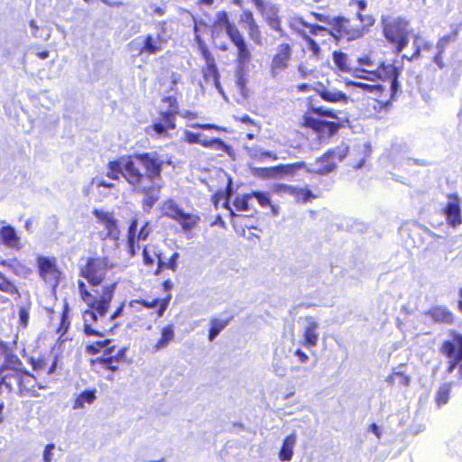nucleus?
I'll use <instances>...</instances> for the list:
<instances>
[{"mask_svg":"<svg viewBox=\"0 0 462 462\" xmlns=\"http://www.w3.org/2000/svg\"><path fill=\"white\" fill-rule=\"evenodd\" d=\"M160 158L156 153H136L122 156L107 164L106 176L119 180L122 176L134 189H151L158 179Z\"/></svg>","mask_w":462,"mask_h":462,"instance_id":"f257e3e1","label":"nucleus"},{"mask_svg":"<svg viewBox=\"0 0 462 462\" xmlns=\"http://www.w3.org/2000/svg\"><path fill=\"white\" fill-rule=\"evenodd\" d=\"M115 285H108L92 291L87 290L86 284L79 281V290L82 300L88 305V310L83 313L84 332L90 335L101 336V333L91 327V323L97 321L98 317L103 318L106 314L114 295Z\"/></svg>","mask_w":462,"mask_h":462,"instance_id":"f03ea898","label":"nucleus"},{"mask_svg":"<svg viewBox=\"0 0 462 462\" xmlns=\"http://www.w3.org/2000/svg\"><path fill=\"white\" fill-rule=\"evenodd\" d=\"M381 24L385 39L402 52L409 43V22L400 16L382 15Z\"/></svg>","mask_w":462,"mask_h":462,"instance_id":"7ed1b4c3","label":"nucleus"},{"mask_svg":"<svg viewBox=\"0 0 462 462\" xmlns=\"http://www.w3.org/2000/svg\"><path fill=\"white\" fill-rule=\"evenodd\" d=\"M116 266V263L108 257H92L88 259L80 273L92 286L97 287L104 281L106 272Z\"/></svg>","mask_w":462,"mask_h":462,"instance_id":"20e7f679","label":"nucleus"},{"mask_svg":"<svg viewBox=\"0 0 462 462\" xmlns=\"http://www.w3.org/2000/svg\"><path fill=\"white\" fill-rule=\"evenodd\" d=\"M348 147L342 143L335 150L328 151L322 157L318 159L315 163L307 166L309 172L326 175L333 171L338 162H341L347 154Z\"/></svg>","mask_w":462,"mask_h":462,"instance_id":"39448f33","label":"nucleus"},{"mask_svg":"<svg viewBox=\"0 0 462 462\" xmlns=\"http://www.w3.org/2000/svg\"><path fill=\"white\" fill-rule=\"evenodd\" d=\"M316 20L328 23L332 27L328 34L335 38L347 37L348 40L356 39L362 36L360 30L353 29L350 27V22L345 17H333L326 16L321 14H313Z\"/></svg>","mask_w":462,"mask_h":462,"instance_id":"423d86ee","label":"nucleus"},{"mask_svg":"<svg viewBox=\"0 0 462 462\" xmlns=\"http://www.w3.org/2000/svg\"><path fill=\"white\" fill-rule=\"evenodd\" d=\"M361 72L367 74L368 76H359L360 78L367 79L369 80H374L379 79L383 81H390L391 96L395 95L399 89L398 83V69L392 64L385 65L382 63L376 69H362Z\"/></svg>","mask_w":462,"mask_h":462,"instance_id":"0eeeda50","label":"nucleus"},{"mask_svg":"<svg viewBox=\"0 0 462 462\" xmlns=\"http://www.w3.org/2000/svg\"><path fill=\"white\" fill-rule=\"evenodd\" d=\"M224 31L230 41L241 34L236 24L230 22L227 13L226 11H218L215 14V20L211 26L212 38L214 40L218 39L222 36Z\"/></svg>","mask_w":462,"mask_h":462,"instance_id":"6e6552de","label":"nucleus"},{"mask_svg":"<svg viewBox=\"0 0 462 462\" xmlns=\"http://www.w3.org/2000/svg\"><path fill=\"white\" fill-rule=\"evenodd\" d=\"M292 49L289 43H282L276 47L270 65V73L273 78H276L289 67Z\"/></svg>","mask_w":462,"mask_h":462,"instance_id":"1a4fd4ad","label":"nucleus"},{"mask_svg":"<svg viewBox=\"0 0 462 462\" xmlns=\"http://www.w3.org/2000/svg\"><path fill=\"white\" fill-rule=\"evenodd\" d=\"M93 215L96 217L97 222L106 229L105 233L100 234L101 237L110 238L115 241L119 238L120 231L117 226V221L111 213L102 209H95Z\"/></svg>","mask_w":462,"mask_h":462,"instance_id":"9d476101","label":"nucleus"},{"mask_svg":"<svg viewBox=\"0 0 462 462\" xmlns=\"http://www.w3.org/2000/svg\"><path fill=\"white\" fill-rule=\"evenodd\" d=\"M40 276L50 284L55 286L58 283L60 272L56 266L55 259L40 256L37 259Z\"/></svg>","mask_w":462,"mask_h":462,"instance_id":"9b49d317","label":"nucleus"},{"mask_svg":"<svg viewBox=\"0 0 462 462\" xmlns=\"http://www.w3.org/2000/svg\"><path fill=\"white\" fill-rule=\"evenodd\" d=\"M202 57L206 63V66L202 69L205 81L211 83L219 91V93L224 96L218 80L219 74L215 63V60L207 48H202Z\"/></svg>","mask_w":462,"mask_h":462,"instance_id":"f8f14e48","label":"nucleus"},{"mask_svg":"<svg viewBox=\"0 0 462 462\" xmlns=\"http://www.w3.org/2000/svg\"><path fill=\"white\" fill-rule=\"evenodd\" d=\"M442 353L450 358L448 372L451 374L457 365L462 361V335H455L454 342L447 341L442 346Z\"/></svg>","mask_w":462,"mask_h":462,"instance_id":"ddd939ff","label":"nucleus"},{"mask_svg":"<svg viewBox=\"0 0 462 462\" xmlns=\"http://www.w3.org/2000/svg\"><path fill=\"white\" fill-rule=\"evenodd\" d=\"M19 381L18 390L21 396L32 395L37 396L35 386L38 385L39 389H45L46 386L38 383L37 378L27 373L21 372L20 376L17 377Z\"/></svg>","mask_w":462,"mask_h":462,"instance_id":"4468645a","label":"nucleus"},{"mask_svg":"<svg viewBox=\"0 0 462 462\" xmlns=\"http://www.w3.org/2000/svg\"><path fill=\"white\" fill-rule=\"evenodd\" d=\"M164 163L171 165V161L168 160L167 162H164L160 159L159 176H158V179L154 180L155 181L152 183L153 187H151V189H149L147 190L135 189L136 191L143 193L145 195V199L143 200V208L146 210H149L150 208H152V206L155 204V202L159 199L158 193L161 189V182H162L161 172H162V166Z\"/></svg>","mask_w":462,"mask_h":462,"instance_id":"2eb2a0df","label":"nucleus"},{"mask_svg":"<svg viewBox=\"0 0 462 462\" xmlns=\"http://www.w3.org/2000/svg\"><path fill=\"white\" fill-rule=\"evenodd\" d=\"M445 215L448 224L452 227H457L462 224L461 209L459 199L457 196L449 195L445 207Z\"/></svg>","mask_w":462,"mask_h":462,"instance_id":"dca6fc26","label":"nucleus"},{"mask_svg":"<svg viewBox=\"0 0 462 462\" xmlns=\"http://www.w3.org/2000/svg\"><path fill=\"white\" fill-rule=\"evenodd\" d=\"M201 134H196L189 131L184 132V141L189 144L199 143L207 148H213L217 151L226 152L227 145L220 139L215 138L211 140L202 139Z\"/></svg>","mask_w":462,"mask_h":462,"instance_id":"f3484780","label":"nucleus"},{"mask_svg":"<svg viewBox=\"0 0 462 462\" xmlns=\"http://www.w3.org/2000/svg\"><path fill=\"white\" fill-rule=\"evenodd\" d=\"M237 50L236 63L239 69H244L251 61V52L244 40L242 34H239L231 41Z\"/></svg>","mask_w":462,"mask_h":462,"instance_id":"a211bd4d","label":"nucleus"},{"mask_svg":"<svg viewBox=\"0 0 462 462\" xmlns=\"http://www.w3.org/2000/svg\"><path fill=\"white\" fill-rule=\"evenodd\" d=\"M306 327L303 333V346L311 348L317 346L319 340V334L316 330L319 324L311 317L306 318Z\"/></svg>","mask_w":462,"mask_h":462,"instance_id":"6ab92c4d","label":"nucleus"},{"mask_svg":"<svg viewBox=\"0 0 462 462\" xmlns=\"http://www.w3.org/2000/svg\"><path fill=\"white\" fill-rule=\"evenodd\" d=\"M0 239L7 247L14 249H21L20 237L17 236L15 229L11 226H4L0 229Z\"/></svg>","mask_w":462,"mask_h":462,"instance_id":"aec40b11","label":"nucleus"},{"mask_svg":"<svg viewBox=\"0 0 462 462\" xmlns=\"http://www.w3.org/2000/svg\"><path fill=\"white\" fill-rule=\"evenodd\" d=\"M278 14V5L273 4H268L267 7L265 8L262 15L272 29L277 32H282L281 22Z\"/></svg>","mask_w":462,"mask_h":462,"instance_id":"412c9836","label":"nucleus"},{"mask_svg":"<svg viewBox=\"0 0 462 462\" xmlns=\"http://www.w3.org/2000/svg\"><path fill=\"white\" fill-rule=\"evenodd\" d=\"M145 54L154 55L162 51L164 40L158 34L153 36L147 34L143 36Z\"/></svg>","mask_w":462,"mask_h":462,"instance_id":"4be33fe9","label":"nucleus"},{"mask_svg":"<svg viewBox=\"0 0 462 462\" xmlns=\"http://www.w3.org/2000/svg\"><path fill=\"white\" fill-rule=\"evenodd\" d=\"M296 443L295 435H287L283 439L279 451V459L282 462L291 461L293 456V448Z\"/></svg>","mask_w":462,"mask_h":462,"instance_id":"5701e85b","label":"nucleus"},{"mask_svg":"<svg viewBox=\"0 0 462 462\" xmlns=\"http://www.w3.org/2000/svg\"><path fill=\"white\" fill-rule=\"evenodd\" d=\"M352 85L359 89V92L368 94L371 97H380L384 91V87L381 84H368L364 82H353Z\"/></svg>","mask_w":462,"mask_h":462,"instance_id":"b1692460","label":"nucleus"},{"mask_svg":"<svg viewBox=\"0 0 462 462\" xmlns=\"http://www.w3.org/2000/svg\"><path fill=\"white\" fill-rule=\"evenodd\" d=\"M428 315L436 322H453V314L446 307L443 306H437L432 308L428 312Z\"/></svg>","mask_w":462,"mask_h":462,"instance_id":"393cba45","label":"nucleus"},{"mask_svg":"<svg viewBox=\"0 0 462 462\" xmlns=\"http://www.w3.org/2000/svg\"><path fill=\"white\" fill-rule=\"evenodd\" d=\"M3 379L2 383H4V387L8 391L12 392L14 388V385L18 387L19 381L17 377L20 376V371H15L9 368L2 369Z\"/></svg>","mask_w":462,"mask_h":462,"instance_id":"a878e982","label":"nucleus"},{"mask_svg":"<svg viewBox=\"0 0 462 462\" xmlns=\"http://www.w3.org/2000/svg\"><path fill=\"white\" fill-rule=\"evenodd\" d=\"M138 220L133 219L128 229V250L131 256L135 255L140 249L139 241L136 237Z\"/></svg>","mask_w":462,"mask_h":462,"instance_id":"bb28decb","label":"nucleus"},{"mask_svg":"<svg viewBox=\"0 0 462 462\" xmlns=\"http://www.w3.org/2000/svg\"><path fill=\"white\" fill-rule=\"evenodd\" d=\"M333 62L335 68L340 72H350L352 69L351 61L347 55L341 51L333 52Z\"/></svg>","mask_w":462,"mask_h":462,"instance_id":"cd10ccee","label":"nucleus"},{"mask_svg":"<svg viewBox=\"0 0 462 462\" xmlns=\"http://www.w3.org/2000/svg\"><path fill=\"white\" fill-rule=\"evenodd\" d=\"M174 338V328L172 325L164 327L162 329V337L153 346L154 351H159L168 346Z\"/></svg>","mask_w":462,"mask_h":462,"instance_id":"c85d7f7f","label":"nucleus"},{"mask_svg":"<svg viewBox=\"0 0 462 462\" xmlns=\"http://www.w3.org/2000/svg\"><path fill=\"white\" fill-rule=\"evenodd\" d=\"M307 165L303 162H299L292 164L279 165L276 166L278 178L284 176L293 175L297 171L300 169H306Z\"/></svg>","mask_w":462,"mask_h":462,"instance_id":"c756f323","label":"nucleus"},{"mask_svg":"<svg viewBox=\"0 0 462 462\" xmlns=\"http://www.w3.org/2000/svg\"><path fill=\"white\" fill-rule=\"evenodd\" d=\"M322 99L328 102H346V96L336 89H324L319 92Z\"/></svg>","mask_w":462,"mask_h":462,"instance_id":"7c9ffc66","label":"nucleus"},{"mask_svg":"<svg viewBox=\"0 0 462 462\" xmlns=\"http://www.w3.org/2000/svg\"><path fill=\"white\" fill-rule=\"evenodd\" d=\"M211 328L208 333V340L213 341L218 334L227 326L228 320L220 319H212L210 320Z\"/></svg>","mask_w":462,"mask_h":462,"instance_id":"2f4dec72","label":"nucleus"},{"mask_svg":"<svg viewBox=\"0 0 462 462\" xmlns=\"http://www.w3.org/2000/svg\"><path fill=\"white\" fill-rule=\"evenodd\" d=\"M297 202H307L311 199H314L315 196L312 192L308 189L298 188L293 186V190L290 194Z\"/></svg>","mask_w":462,"mask_h":462,"instance_id":"473e14b6","label":"nucleus"},{"mask_svg":"<svg viewBox=\"0 0 462 462\" xmlns=\"http://www.w3.org/2000/svg\"><path fill=\"white\" fill-rule=\"evenodd\" d=\"M450 390L451 383H444L439 388L436 395V402L439 407L448 402Z\"/></svg>","mask_w":462,"mask_h":462,"instance_id":"72a5a7b5","label":"nucleus"},{"mask_svg":"<svg viewBox=\"0 0 462 462\" xmlns=\"http://www.w3.org/2000/svg\"><path fill=\"white\" fill-rule=\"evenodd\" d=\"M129 51L135 53L136 55L145 54L143 36H139L132 40L127 44Z\"/></svg>","mask_w":462,"mask_h":462,"instance_id":"f704fd0d","label":"nucleus"},{"mask_svg":"<svg viewBox=\"0 0 462 462\" xmlns=\"http://www.w3.org/2000/svg\"><path fill=\"white\" fill-rule=\"evenodd\" d=\"M199 220L198 216L183 213L178 222L184 230H190L198 224Z\"/></svg>","mask_w":462,"mask_h":462,"instance_id":"c9c22d12","label":"nucleus"},{"mask_svg":"<svg viewBox=\"0 0 462 462\" xmlns=\"http://www.w3.org/2000/svg\"><path fill=\"white\" fill-rule=\"evenodd\" d=\"M95 399L96 395L94 392L85 391L78 396L74 409L83 408L85 403H92Z\"/></svg>","mask_w":462,"mask_h":462,"instance_id":"e433bc0d","label":"nucleus"},{"mask_svg":"<svg viewBox=\"0 0 462 462\" xmlns=\"http://www.w3.org/2000/svg\"><path fill=\"white\" fill-rule=\"evenodd\" d=\"M165 215L179 221L182 214L184 213L172 201H169L164 205Z\"/></svg>","mask_w":462,"mask_h":462,"instance_id":"4c0bfd02","label":"nucleus"},{"mask_svg":"<svg viewBox=\"0 0 462 462\" xmlns=\"http://www.w3.org/2000/svg\"><path fill=\"white\" fill-rule=\"evenodd\" d=\"M458 34V30L456 29L452 33L442 36L437 42V49L440 51V52H444L447 46L451 42L456 41L457 36Z\"/></svg>","mask_w":462,"mask_h":462,"instance_id":"58836bf2","label":"nucleus"},{"mask_svg":"<svg viewBox=\"0 0 462 462\" xmlns=\"http://www.w3.org/2000/svg\"><path fill=\"white\" fill-rule=\"evenodd\" d=\"M389 383L392 384L398 383L402 386L410 384V377L402 372H395L389 377Z\"/></svg>","mask_w":462,"mask_h":462,"instance_id":"ea45409f","label":"nucleus"},{"mask_svg":"<svg viewBox=\"0 0 462 462\" xmlns=\"http://www.w3.org/2000/svg\"><path fill=\"white\" fill-rule=\"evenodd\" d=\"M0 291L6 292L11 295H17L19 296V291L17 288L7 279H5L4 276L0 275Z\"/></svg>","mask_w":462,"mask_h":462,"instance_id":"a19ab883","label":"nucleus"},{"mask_svg":"<svg viewBox=\"0 0 462 462\" xmlns=\"http://www.w3.org/2000/svg\"><path fill=\"white\" fill-rule=\"evenodd\" d=\"M414 44L417 48L415 53L412 58H418L420 56V52L421 48L425 51H430L432 48V43L427 41L422 40L420 37L416 36L414 40Z\"/></svg>","mask_w":462,"mask_h":462,"instance_id":"79ce46f5","label":"nucleus"},{"mask_svg":"<svg viewBox=\"0 0 462 462\" xmlns=\"http://www.w3.org/2000/svg\"><path fill=\"white\" fill-rule=\"evenodd\" d=\"M250 198H252L251 194L237 197L234 201V206L237 210L246 211L248 210V200Z\"/></svg>","mask_w":462,"mask_h":462,"instance_id":"37998d69","label":"nucleus"},{"mask_svg":"<svg viewBox=\"0 0 462 462\" xmlns=\"http://www.w3.org/2000/svg\"><path fill=\"white\" fill-rule=\"evenodd\" d=\"M177 112L175 110H171L169 112H166L164 114H162V123L164 124V125L166 126L167 129H174L175 128V117H174V114H176Z\"/></svg>","mask_w":462,"mask_h":462,"instance_id":"c03bdc74","label":"nucleus"},{"mask_svg":"<svg viewBox=\"0 0 462 462\" xmlns=\"http://www.w3.org/2000/svg\"><path fill=\"white\" fill-rule=\"evenodd\" d=\"M255 173L262 178H278L276 167L258 168Z\"/></svg>","mask_w":462,"mask_h":462,"instance_id":"a18cd8bd","label":"nucleus"},{"mask_svg":"<svg viewBox=\"0 0 462 462\" xmlns=\"http://www.w3.org/2000/svg\"><path fill=\"white\" fill-rule=\"evenodd\" d=\"M305 125L309 127H312L316 130H320L321 127L323 125H327L328 126L329 128L332 127V124L330 123H325V122H322V121H319V120H316L310 116H306L305 117Z\"/></svg>","mask_w":462,"mask_h":462,"instance_id":"49530a36","label":"nucleus"},{"mask_svg":"<svg viewBox=\"0 0 462 462\" xmlns=\"http://www.w3.org/2000/svg\"><path fill=\"white\" fill-rule=\"evenodd\" d=\"M251 196L255 198L262 207L271 205L270 198L265 193L260 191H254L253 193H251Z\"/></svg>","mask_w":462,"mask_h":462,"instance_id":"de8ad7c7","label":"nucleus"},{"mask_svg":"<svg viewBox=\"0 0 462 462\" xmlns=\"http://www.w3.org/2000/svg\"><path fill=\"white\" fill-rule=\"evenodd\" d=\"M357 17L363 24L362 29H359L362 32V34L364 33V30L369 28L370 26H372L374 23V19L372 15H364L361 14H358Z\"/></svg>","mask_w":462,"mask_h":462,"instance_id":"09e8293b","label":"nucleus"},{"mask_svg":"<svg viewBox=\"0 0 462 462\" xmlns=\"http://www.w3.org/2000/svg\"><path fill=\"white\" fill-rule=\"evenodd\" d=\"M29 321V308L23 306L19 310V323L23 328H26Z\"/></svg>","mask_w":462,"mask_h":462,"instance_id":"8fccbe9b","label":"nucleus"},{"mask_svg":"<svg viewBox=\"0 0 462 462\" xmlns=\"http://www.w3.org/2000/svg\"><path fill=\"white\" fill-rule=\"evenodd\" d=\"M250 38L256 43L261 44V32L257 24H253L248 28Z\"/></svg>","mask_w":462,"mask_h":462,"instance_id":"3c124183","label":"nucleus"},{"mask_svg":"<svg viewBox=\"0 0 462 462\" xmlns=\"http://www.w3.org/2000/svg\"><path fill=\"white\" fill-rule=\"evenodd\" d=\"M305 41L307 42L308 49L312 52V54L316 57L319 55L320 48L318 43L310 36H306Z\"/></svg>","mask_w":462,"mask_h":462,"instance_id":"603ef678","label":"nucleus"},{"mask_svg":"<svg viewBox=\"0 0 462 462\" xmlns=\"http://www.w3.org/2000/svg\"><path fill=\"white\" fill-rule=\"evenodd\" d=\"M152 228L149 226L148 222H145L142 226L138 234L136 235L138 241H144L150 235Z\"/></svg>","mask_w":462,"mask_h":462,"instance_id":"864d4df0","label":"nucleus"},{"mask_svg":"<svg viewBox=\"0 0 462 462\" xmlns=\"http://www.w3.org/2000/svg\"><path fill=\"white\" fill-rule=\"evenodd\" d=\"M291 190H293V186L286 185V184H278L274 188V191L281 195H289L291 193Z\"/></svg>","mask_w":462,"mask_h":462,"instance_id":"5fc2aeb1","label":"nucleus"},{"mask_svg":"<svg viewBox=\"0 0 462 462\" xmlns=\"http://www.w3.org/2000/svg\"><path fill=\"white\" fill-rule=\"evenodd\" d=\"M189 126L192 128H199V129H207V130L215 129L217 131H226L225 128L217 126L216 125H211V124H203V125L202 124H190Z\"/></svg>","mask_w":462,"mask_h":462,"instance_id":"6e6d98bb","label":"nucleus"},{"mask_svg":"<svg viewBox=\"0 0 462 462\" xmlns=\"http://www.w3.org/2000/svg\"><path fill=\"white\" fill-rule=\"evenodd\" d=\"M312 111L314 114H317L319 116H328V117H331V118H336V115L331 111V110H328V109H324L323 107H315V106H312Z\"/></svg>","mask_w":462,"mask_h":462,"instance_id":"4d7b16f0","label":"nucleus"},{"mask_svg":"<svg viewBox=\"0 0 462 462\" xmlns=\"http://www.w3.org/2000/svg\"><path fill=\"white\" fill-rule=\"evenodd\" d=\"M116 361L114 359L113 356H110V357H106V358H102L100 360V363L105 366L106 367L107 369L111 370V371H116L117 370V366L114 365H113V362Z\"/></svg>","mask_w":462,"mask_h":462,"instance_id":"13d9d810","label":"nucleus"},{"mask_svg":"<svg viewBox=\"0 0 462 462\" xmlns=\"http://www.w3.org/2000/svg\"><path fill=\"white\" fill-rule=\"evenodd\" d=\"M179 257L180 254L178 253H174L167 263V269L175 272L177 270V260L179 259Z\"/></svg>","mask_w":462,"mask_h":462,"instance_id":"bf43d9fd","label":"nucleus"},{"mask_svg":"<svg viewBox=\"0 0 462 462\" xmlns=\"http://www.w3.org/2000/svg\"><path fill=\"white\" fill-rule=\"evenodd\" d=\"M54 448V445L53 444H48L45 448H44V451H43V460L45 462H51V451L52 449Z\"/></svg>","mask_w":462,"mask_h":462,"instance_id":"052dcab7","label":"nucleus"},{"mask_svg":"<svg viewBox=\"0 0 462 462\" xmlns=\"http://www.w3.org/2000/svg\"><path fill=\"white\" fill-rule=\"evenodd\" d=\"M443 53L440 51H438V53L435 55L433 61L439 68L443 69L445 67V63L443 61Z\"/></svg>","mask_w":462,"mask_h":462,"instance_id":"680f3d73","label":"nucleus"},{"mask_svg":"<svg viewBox=\"0 0 462 462\" xmlns=\"http://www.w3.org/2000/svg\"><path fill=\"white\" fill-rule=\"evenodd\" d=\"M310 32L313 35H319L321 32H327L328 34V32L330 31V30H327L326 28H324L320 25H310Z\"/></svg>","mask_w":462,"mask_h":462,"instance_id":"e2e57ef3","label":"nucleus"},{"mask_svg":"<svg viewBox=\"0 0 462 462\" xmlns=\"http://www.w3.org/2000/svg\"><path fill=\"white\" fill-rule=\"evenodd\" d=\"M243 16L244 21L247 23L248 27L256 23L251 11H245Z\"/></svg>","mask_w":462,"mask_h":462,"instance_id":"0e129e2a","label":"nucleus"},{"mask_svg":"<svg viewBox=\"0 0 462 462\" xmlns=\"http://www.w3.org/2000/svg\"><path fill=\"white\" fill-rule=\"evenodd\" d=\"M257 10L263 14L269 3H264L263 0H252Z\"/></svg>","mask_w":462,"mask_h":462,"instance_id":"69168bd1","label":"nucleus"},{"mask_svg":"<svg viewBox=\"0 0 462 462\" xmlns=\"http://www.w3.org/2000/svg\"><path fill=\"white\" fill-rule=\"evenodd\" d=\"M294 355L298 357L299 361L305 364L309 361V356L300 349H297Z\"/></svg>","mask_w":462,"mask_h":462,"instance_id":"338daca9","label":"nucleus"},{"mask_svg":"<svg viewBox=\"0 0 462 462\" xmlns=\"http://www.w3.org/2000/svg\"><path fill=\"white\" fill-rule=\"evenodd\" d=\"M143 262L146 265H151L153 263L152 257L149 254L147 247H144L143 250Z\"/></svg>","mask_w":462,"mask_h":462,"instance_id":"774afa93","label":"nucleus"}]
</instances>
